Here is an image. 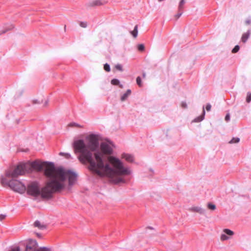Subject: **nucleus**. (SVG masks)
<instances>
[{"label": "nucleus", "instance_id": "f257e3e1", "mask_svg": "<svg viewBox=\"0 0 251 251\" xmlns=\"http://www.w3.org/2000/svg\"><path fill=\"white\" fill-rule=\"evenodd\" d=\"M86 143L83 140L74 142L73 147L75 153H79L78 160L82 164L89 163L90 169L100 176H106L114 183H125L124 176L130 174V170L124 166L123 163L114 156H109L108 160L111 167L104 164L102 153L95 151L99 147L98 137L90 134L86 138Z\"/></svg>", "mask_w": 251, "mask_h": 251}, {"label": "nucleus", "instance_id": "f03ea898", "mask_svg": "<svg viewBox=\"0 0 251 251\" xmlns=\"http://www.w3.org/2000/svg\"><path fill=\"white\" fill-rule=\"evenodd\" d=\"M24 173H30L33 170L41 171L45 169V175L49 178L45 188L43 190L42 196L49 197L52 192H58L63 190L68 179L69 186H71L75 182L76 175L74 172L62 168H55L51 163L41 162L35 161L32 162L20 163Z\"/></svg>", "mask_w": 251, "mask_h": 251}, {"label": "nucleus", "instance_id": "7ed1b4c3", "mask_svg": "<svg viewBox=\"0 0 251 251\" xmlns=\"http://www.w3.org/2000/svg\"><path fill=\"white\" fill-rule=\"evenodd\" d=\"M24 174V171L20 166L9 169L5 171L4 175L1 176V184L4 187H9L15 192L23 194L25 191L26 187L16 178Z\"/></svg>", "mask_w": 251, "mask_h": 251}, {"label": "nucleus", "instance_id": "20e7f679", "mask_svg": "<svg viewBox=\"0 0 251 251\" xmlns=\"http://www.w3.org/2000/svg\"><path fill=\"white\" fill-rule=\"evenodd\" d=\"M45 188L43 187L41 190L39 184L36 182H32L29 183L27 188V193L28 194L33 197H38L41 196L42 198L50 199L52 197V195L54 192L51 193V195L48 197H44L42 196L43 190Z\"/></svg>", "mask_w": 251, "mask_h": 251}, {"label": "nucleus", "instance_id": "39448f33", "mask_svg": "<svg viewBox=\"0 0 251 251\" xmlns=\"http://www.w3.org/2000/svg\"><path fill=\"white\" fill-rule=\"evenodd\" d=\"M112 144L110 142H102L100 148L101 151L105 154H110L112 153Z\"/></svg>", "mask_w": 251, "mask_h": 251}, {"label": "nucleus", "instance_id": "423d86ee", "mask_svg": "<svg viewBox=\"0 0 251 251\" xmlns=\"http://www.w3.org/2000/svg\"><path fill=\"white\" fill-rule=\"evenodd\" d=\"M103 4V3L100 0H92L88 3L87 5L89 7H94L100 6Z\"/></svg>", "mask_w": 251, "mask_h": 251}, {"label": "nucleus", "instance_id": "0eeeda50", "mask_svg": "<svg viewBox=\"0 0 251 251\" xmlns=\"http://www.w3.org/2000/svg\"><path fill=\"white\" fill-rule=\"evenodd\" d=\"M189 210L191 212L198 213L201 214H203L204 212V210L202 208L199 206L191 207L189 209Z\"/></svg>", "mask_w": 251, "mask_h": 251}, {"label": "nucleus", "instance_id": "6e6552de", "mask_svg": "<svg viewBox=\"0 0 251 251\" xmlns=\"http://www.w3.org/2000/svg\"><path fill=\"white\" fill-rule=\"evenodd\" d=\"M14 28V26L12 24H8L5 25V27L4 29L1 30L0 31V35L4 34L6 32L10 31Z\"/></svg>", "mask_w": 251, "mask_h": 251}, {"label": "nucleus", "instance_id": "1a4fd4ad", "mask_svg": "<svg viewBox=\"0 0 251 251\" xmlns=\"http://www.w3.org/2000/svg\"><path fill=\"white\" fill-rule=\"evenodd\" d=\"M34 226L35 227H38L40 229H44L46 228V226L43 223H41L39 221H36L34 223Z\"/></svg>", "mask_w": 251, "mask_h": 251}, {"label": "nucleus", "instance_id": "9d476101", "mask_svg": "<svg viewBox=\"0 0 251 251\" xmlns=\"http://www.w3.org/2000/svg\"><path fill=\"white\" fill-rule=\"evenodd\" d=\"M122 157L129 162H132L133 161V157L130 154L124 153L122 154Z\"/></svg>", "mask_w": 251, "mask_h": 251}, {"label": "nucleus", "instance_id": "9b49d317", "mask_svg": "<svg viewBox=\"0 0 251 251\" xmlns=\"http://www.w3.org/2000/svg\"><path fill=\"white\" fill-rule=\"evenodd\" d=\"M250 35V33L249 31H248L242 35L241 38V41L243 43H245L247 40L248 39Z\"/></svg>", "mask_w": 251, "mask_h": 251}, {"label": "nucleus", "instance_id": "f8f14e48", "mask_svg": "<svg viewBox=\"0 0 251 251\" xmlns=\"http://www.w3.org/2000/svg\"><path fill=\"white\" fill-rule=\"evenodd\" d=\"M131 90H127L126 93H125L121 98V100L122 101L125 100L131 94Z\"/></svg>", "mask_w": 251, "mask_h": 251}, {"label": "nucleus", "instance_id": "ddd939ff", "mask_svg": "<svg viewBox=\"0 0 251 251\" xmlns=\"http://www.w3.org/2000/svg\"><path fill=\"white\" fill-rule=\"evenodd\" d=\"M207 207L209 210L211 211H214L216 209V206L215 204L211 202H209L207 203Z\"/></svg>", "mask_w": 251, "mask_h": 251}, {"label": "nucleus", "instance_id": "4468645a", "mask_svg": "<svg viewBox=\"0 0 251 251\" xmlns=\"http://www.w3.org/2000/svg\"><path fill=\"white\" fill-rule=\"evenodd\" d=\"M185 2V0H181V1H180V2L179 3L178 7L179 11H182V10L184 8V5Z\"/></svg>", "mask_w": 251, "mask_h": 251}, {"label": "nucleus", "instance_id": "2eb2a0df", "mask_svg": "<svg viewBox=\"0 0 251 251\" xmlns=\"http://www.w3.org/2000/svg\"><path fill=\"white\" fill-rule=\"evenodd\" d=\"M131 34L133 35L134 38H136L138 35V26L135 25L134 30L131 32Z\"/></svg>", "mask_w": 251, "mask_h": 251}, {"label": "nucleus", "instance_id": "dca6fc26", "mask_svg": "<svg viewBox=\"0 0 251 251\" xmlns=\"http://www.w3.org/2000/svg\"><path fill=\"white\" fill-rule=\"evenodd\" d=\"M224 232H225L226 234H227L230 236H232L234 234L233 231L228 229H225L223 230Z\"/></svg>", "mask_w": 251, "mask_h": 251}, {"label": "nucleus", "instance_id": "f3484780", "mask_svg": "<svg viewBox=\"0 0 251 251\" xmlns=\"http://www.w3.org/2000/svg\"><path fill=\"white\" fill-rule=\"evenodd\" d=\"M240 139L237 137H234L229 142V144H234V143H237L239 142Z\"/></svg>", "mask_w": 251, "mask_h": 251}, {"label": "nucleus", "instance_id": "a211bd4d", "mask_svg": "<svg viewBox=\"0 0 251 251\" xmlns=\"http://www.w3.org/2000/svg\"><path fill=\"white\" fill-rule=\"evenodd\" d=\"M59 154L64 156L67 159H69L71 157V155L68 153L60 152Z\"/></svg>", "mask_w": 251, "mask_h": 251}, {"label": "nucleus", "instance_id": "6ab92c4d", "mask_svg": "<svg viewBox=\"0 0 251 251\" xmlns=\"http://www.w3.org/2000/svg\"><path fill=\"white\" fill-rule=\"evenodd\" d=\"M111 84L114 85H118L120 83V81L118 79H113L111 81Z\"/></svg>", "mask_w": 251, "mask_h": 251}, {"label": "nucleus", "instance_id": "aec40b11", "mask_svg": "<svg viewBox=\"0 0 251 251\" xmlns=\"http://www.w3.org/2000/svg\"><path fill=\"white\" fill-rule=\"evenodd\" d=\"M136 82L139 87L142 86V81H141V79L140 76H138L136 78Z\"/></svg>", "mask_w": 251, "mask_h": 251}, {"label": "nucleus", "instance_id": "412c9836", "mask_svg": "<svg viewBox=\"0 0 251 251\" xmlns=\"http://www.w3.org/2000/svg\"><path fill=\"white\" fill-rule=\"evenodd\" d=\"M240 47L238 45H236L235 47L232 49V52L234 53L238 52L239 50Z\"/></svg>", "mask_w": 251, "mask_h": 251}, {"label": "nucleus", "instance_id": "4be33fe9", "mask_svg": "<svg viewBox=\"0 0 251 251\" xmlns=\"http://www.w3.org/2000/svg\"><path fill=\"white\" fill-rule=\"evenodd\" d=\"M104 69L105 71L109 72L110 71V68L108 64H105L104 65Z\"/></svg>", "mask_w": 251, "mask_h": 251}, {"label": "nucleus", "instance_id": "5701e85b", "mask_svg": "<svg viewBox=\"0 0 251 251\" xmlns=\"http://www.w3.org/2000/svg\"><path fill=\"white\" fill-rule=\"evenodd\" d=\"M251 100V93H248L246 98V101L249 103Z\"/></svg>", "mask_w": 251, "mask_h": 251}, {"label": "nucleus", "instance_id": "b1692460", "mask_svg": "<svg viewBox=\"0 0 251 251\" xmlns=\"http://www.w3.org/2000/svg\"><path fill=\"white\" fill-rule=\"evenodd\" d=\"M144 49H145V47H144V45L140 44L138 46V50L139 51H142L144 50Z\"/></svg>", "mask_w": 251, "mask_h": 251}, {"label": "nucleus", "instance_id": "393cba45", "mask_svg": "<svg viewBox=\"0 0 251 251\" xmlns=\"http://www.w3.org/2000/svg\"><path fill=\"white\" fill-rule=\"evenodd\" d=\"M115 68L117 70H119L120 71H123V67H122V66L121 64H117L116 65H115Z\"/></svg>", "mask_w": 251, "mask_h": 251}, {"label": "nucleus", "instance_id": "a878e982", "mask_svg": "<svg viewBox=\"0 0 251 251\" xmlns=\"http://www.w3.org/2000/svg\"><path fill=\"white\" fill-rule=\"evenodd\" d=\"M222 241H225L228 239V237L226 234H222L220 237Z\"/></svg>", "mask_w": 251, "mask_h": 251}, {"label": "nucleus", "instance_id": "bb28decb", "mask_svg": "<svg viewBox=\"0 0 251 251\" xmlns=\"http://www.w3.org/2000/svg\"><path fill=\"white\" fill-rule=\"evenodd\" d=\"M79 25H80V26L81 27H83V28H85V27H87V24L86 22H81L79 23Z\"/></svg>", "mask_w": 251, "mask_h": 251}, {"label": "nucleus", "instance_id": "cd10ccee", "mask_svg": "<svg viewBox=\"0 0 251 251\" xmlns=\"http://www.w3.org/2000/svg\"><path fill=\"white\" fill-rule=\"evenodd\" d=\"M203 116H200V117H198L197 119H195L194 120V121L196 122H199L203 120Z\"/></svg>", "mask_w": 251, "mask_h": 251}, {"label": "nucleus", "instance_id": "c85d7f7f", "mask_svg": "<svg viewBox=\"0 0 251 251\" xmlns=\"http://www.w3.org/2000/svg\"><path fill=\"white\" fill-rule=\"evenodd\" d=\"M182 11H178V13L175 15V18H176V20H177L180 17V16L182 15Z\"/></svg>", "mask_w": 251, "mask_h": 251}, {"label": "nucleus", "instance_id": "c756f323", "mask_svg": "<svg viewBox=\"0 0 251 251\" xmlns=\"http://www.w3.org/2000/svg\"><path fill=\"white\" fill-rule=\"evenodd\" d=\"M211 106L210 104H207L206 106V110L207 111H209L211 109Z\"/></svg>", "mask_w": 251, "mask_h": 251}, {"label": "nucleus", "instance_id": "7c9ffc66", "mask_svg": "<svg viewBox=\"0 0 251 251\" xmlns=\"http://www.w3.org/2000/svg\"><path fill=\"white\" fill-rule=\"evenodd\" d=\"M230 119V115L229 114H227L225 117V120L226 121V122H228Z\"/></svg>", "mask_w": 251, "mask_h": 251}, {"label": "nucleus", "instance_id": "2f4dec72", "mask_svg": "<svg viewBox=\"0 0 251 251\" xmlns=\"http://www.w3.org/2000/svg\"><path fill=\"white\" fill-rule=\"evenodd\" d=\"M69 126H77V127H80V126L79 125H78L77 124H75V123H71V124H69Z\"/></svg>", "mask_w": 251, "mask_h": 251}, {"label": "nucleus", "instance_id": "473e14b6", "mask_svg": "<svg viewBox=\"0 0 251 251\" xmlns=\"http://www.w3.org/2000/svg\"><path fill=\"white\" fill-rule=\"evenodd\" d=\"M5 215H0V221H2L5 218Z\"/></svg>", "mask_w": 251, "mask_h": 251}, {"label": "nucleus", "instance_id": "72a5a7b5", "mask_svg": "<svg viewBox=\"0 0 251 251\" xmlns=\"http://www.w3.org/2000/svg\"><path fill=\"white\" fill-rule=\"evenodd\" d=\"M10 251H20V249L19 248H16L12 249Z\"/></svg>", "mask_w": 251, "mask_h": 251}, {"label": "nucleus", "instance_id": "f704fd0d", "mask_svg": "<svg viewBox=\"0 0 251 251\" xmlns=\"http://www.w3.org/2000/svg\"><path fill=\"white\" fill-rule=\"evenodd\" d=\"M181 106L183 108H186L187 107L186 103L185 102H182L181 103Z\"/></svg>", "mask_w": 251, "mask_h": 251}, {"label": "nucleus", "instance_id": "c9c22d12", "mask_svg": "<svg viewBox=\"0 0 251 251\" xmlns=\"http://www.w3.org/2000/svg\"><path fill=\"white\" fill-rule=\"evenodd\" d=\"M146 74H145V73H144L143 74V77L144 78H145V77H146Z\"/></svg>", "mask_w": 251, "mask_h": 251}, {"label": "nucleus", "instance_id": "e433bc0d", "mask_svg": "<svg viewBox=\"0 0 251 251\" xmlns=\"http://www.w3.org/2000/svg\"><path fill=\"white\" fill-rule=\"evenodd\" d=\"M204 113H205V111H204V110H203V114L204 115Z\"/></svg>", "mask_w": 251, "mask_h": 251}, {"label": "nucleus", "instance_id": "4c0bfd02", "mask_svg": "<svg viewBox=\"0 0 251 251\" xmlns=\"http://www.w3.org/2000/svg\"><path fill=\"white\" fill-rule=\"evenodd\" d=\"M120 87L121 88H122V87H123V86H122V85H120Z\"/></svg>", "mask_w": 251, "mask_h": 251}, {"label": "nucleus", "instance_id": "58836bf2", "mask_svg": "<svg viewBox=\"0 0 251 251\" xmlns=\"http://www.w3.org/2000/svg\"><path fill=\"white\" fill-rule=\"evenodd\" d=\"M64 29L66 30V26L64 27Z\"/></svg>", "mask_w": 251, "mask_h": 251}]
</instances>
